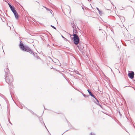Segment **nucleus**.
Listing matches in <instances>:
<instances>
[{
    "label": "nucleus",
    "mask_w": 135,
    "mask_h": 135,
    "mask_svg": "<svg viewBox=\"0 0 135 135\" xmlns=\"http://www.w3.org/2000/svg\"><path fill=\"white\" fill-rule=\"evenodd\" d=\"M70 36L71 37L72 36V35H71L70 34Z\"/></svg>",
    "instance_id": "393cba45"
},
{
    "label": "nucleus",
    "mask_w": 135,
    "mask_h": 135,
    "mask_svg": "<svg viewBox=\"0 0 135 135\" xmlns=\"http://www.w3.org/2000/svg\"><path fill=\"white\" fill-rule=\"evenodd\" d=\"M5 72V79L6 81L10 86H12L13 81V78L12 76L9 72V70L6 68L4 70Z\"/></svg>",
    "instance_id": "f257e3e1"
},
{
    "label": "nucleus",
    "mask_w": 135,
    "mask_h": 135,
    "mask_svg": "<svg viewBox=\"0 0 135 135\" xmlns=\"http://www.w3.org/2000/svg\"><path fill=\"white\" fill-rule=\"evenodd\" d=\"M73 31H74V29H73Z\"/></svg>",
    "instance_id": "cd10ccee"
},
{
    "label": "nucleus",
    "mask_w": 135,
    "mask_h": 135,
    "mask_svg": "<svg viewBox=\"0 0 135 135\" xmlns=\"http://www.w3.org/2000/svg\"><path fill=\"white\" fill-rule=\"evenodd\" d=\"M123 18V19H124V18Z\"/></svg>",
    "instance_id": "a878e982"
},
{
    "label": "nucleus",
    "mask_w": 135,
    "mask_h": 135,
    "mask_svg": "<svg viewBox=\"0 0 135 135\" xmlns=\"http://www.w3.org/2000/svg\"><path fill=\"white\" fill-rule=\"evenodd\" d=\"M37 59H38L39 58V57L38 56H37Z\"/></svg>",
    "instance_id": "5701e85b"
},
{
    "label": "nucleus",
    "mask_w": 135,
    "mask_h": 135,
    "mask_svg": "<svg viewBox=\"0 0 135 135\" xmlns=\"http://www.w3.org/2000/svg\"><path fill=\"white\" fill-rule=\"evenodd\" d=\"M73 37L71 38L72 39H73V41L74 44L75 45H77L79 43V38L78 36L75 33H73Z\"/></svg>",
    "instance_id": "7ed1b4c3"
},
{
    "label": "nucleus",
    "mask_w": 135,
    "mask_h": 135,
    "mask_svg": "<svg viewBox=\"0 0 135 135\" xmlns=\"http://www.w3.org/2000/svg\"><path fill=\"white\" fill-rule=\"evenodd\" d=\"M44 124L45 125L44 123Z\"/></svg>",
    "instance_id": "c85d7f7f"
},
{
    "label": "nucleus",
    "mask_w": 135,
    "mask_h": 135,
    "mask_svg": "<svg viewBox=\"0 0 135 135\" xmlns=\"http://www.w3.org/2000/svg\"><path fill=\"white\" fill-rule=\"evenodd\" d=\"M9 123H10L11 125H12V123H11V122H10V121H9Z\"/></svg>",
    "instance_id": "412c9836"
},
{
    "label": "nucleus",
    "mask_w": 135,
    "mask_h": 135,
    "mask_svg": "<svg viewBox=\"0 0 135 135\" xmlns=\"http://www.w3.org/2000/svg\"><path fill=\"white\" fill-rule=\"evenodd\" d=\"M10 8V9H11V10L13 8H14V7L13 6H9V7Z\"/></svg>",
    "instance_id": "f8f14e48"
},
{
    "label": "nucleus",
    "mask_w": 135,
    "mask_h": 135,
    "mask_svg": "<svg viewBox=\"0 0 135 135\" xmlns=\"http://www.w3.org/2000/svg\"><path fill=\"white\" fill-rule=\"evenodd\" d=\"M75 73H76V74H79V72L78 71L76 70V71H75Z\"/></svg>",
    "instance_id": "ddd939ff"
},
{
    "label": "nucleus",
    "mask_w": 135,
    "mask_h": 135,
    "mask_svg": "<svg viewBox=\"0 0 135 135\" xmlns=\"http://www.w3.org/2000/svg\"><path fill=\"white\" fill-rule=\"evenodd\" d=\"M82 94L83 95L84 97H88V96H87V95H86L85 94H83V93H82Z\"/></svg>",
    "instance_id": "dca6fc26"
},
{
    "label": "nucleus",
    "mask_w": 135,
    "mask_h": 135,
    "mask_svg": "<svg viewBox=\"0 0 135 135\" xmlns=\"http://www.w3.org/2000/svg\"><path fill=\"white\" fill-rule=\"evenodd\" d=\"M61 36L62 38H65L62 36V35Z\"/></svg>",
    "instance_id": "b1692460"
},
{
    "label": "nucleus",
    "mask_w": 135,
    "mask_h": 135,
    "mask_svg": "<svg viewBox=\"0 0 135 135\" xmlns=\"http://www.w3.org/2000/svg\"><path fill=\"white\" fill-rule=\"evenodd\" d=\"M91 97L94 98L96 100H97V98L95 97V96L94 95L92 94L90 95Z\"/></svg>",
    "instance_id": "1a4fd4ad"
},
{
    "label": "nucleus",
    "mask_w": 135,
    "mask_h": 135,
    "mask_svg": "<svg viewBox=\"0 0 135 135\" xmlns=\"http://www.w3.org/2000/svg\"><path fill=\"white\" fill-rule=\"evenodd\" d=\"M13 13L15 15L16 18L17 19H18V16L17 12L16 11V12H14Z\"/></svg>",
    "instance_id": "39448f33"
},
{
    "label": "nucleus",
    "mask_w": 135,
    "mask_h": 135,
    "mask_svg": "<svg viewBox=\"0 0 135 135\" xmlns=\"http://www.w3.org/2000/svg\"><path fill=\"white\" fill-rule=\"evenodd\" d=\"M128 76L131 79H132L134 78V73L133 71H132L131 73H129L128 74Z\"/></svg>",
    "instance_id": "20e7f679"
},
{
    "label": "nucleus",
    "mask_w": 135,
    "mask_h": 135,
    "mask_svg": "<svg viewBox=\"0 0 135 135\" xmlns=\"http://www.w3.org/2000/svg\"><path fill=\"white\" fill-rule=\"evenodd\" d=\"M99 13L100 15H102V12L100 10L99 12Z\"/></svg>",
    "instance_id": "2eb2a0df"
},
{
    "label": "nucleus",
    "mask_w": 135,
    "mask_h": 135,
    "mask_svg": "<svg viewBox=\"0 0 135 135\" xmlns=\"http://www.w3.org/2000/svg\"><path fill=\"white\" fill-rule=\"evenodd\" d=\"M10 8V9H11V10L13 8H14V7L13 6H9V7Z\"/></svg>",
    "instance_id": "9b49d317"
},
{
    "label": "nucleus",
    "mask_w": 135,
    "mask_h": 135,
    "mask_svg": "<svg viewBox=\"0 0 135 135\" xmlns=\"http://www.w3.org/2000/svg\"><path fill=\"white\" fill-rule=\"evenodd\" d=\"M87 91H88L89 94L90 95L92 94V93L89 89H88Z\"/></svg>",
    "instance_id": "6e6552de"
},
{
    "label": "nucleus",
    "mask_w": 135,
    "mask_h": 135,
    "mask_svg": "<svg viewBox=\"0 0 135 135\" xmlns=\"http://www.w3.org/2000/svg\"><path fill=\"white\" fill-rule=\"evenodd\" d=\"M20 47L22 50L28 52L30 53L33 54V55H35L34 53L31 50L30 48L27 46H25L23 45L21 41H20Z\"/></svg>",
    "instance_id": "f03ea898"
},
{
    "label": "nucleus",
    "mask_w": 135,
    "mask_h": 135,
    "mask_svg": "<svg viewBox=\"0 0 135 135\" xmlns=\"http://www.w3.org/2000/svg\"><path fill=\"white\" fill-rule=\"evenodd\" d=\"M90 135H95V134L94 133H90Z\"/></svg>",
    "instance_id": "f3484780"
},
{
    "label": "nucleus",
    "mask_w": 135,
    "mask_h": 135,
    "mask_svg": "<svg viewBox=\"0 0 135 135\" xmlns=\"http://www.w3.org/2000/svg\"><path fill=\"white\" fill-rule=\"evenodd\" d=\"M50 13L52 14V11H49Z\"/></svg>",
    "instance_id": "4be33fe9"
},
{
    "label": "nucleus",
    "mask_w": 135,
    "mask_h": 135,
    "mask_svg": "<svg viewBox=\"0 0 135 135\" xmlns=\"http://www.w3.org/2000/svg\"><path fill=\"white\" fill-rule=\"evenodd\" d=\"M97 10H98V12L100 10L97 7Z\"/></svg>",
    "instance_id": "6ab92c4d"
},
{
    "label": "nucleus",
    "mask_w": 135,
    "mask_h": 135,
    "mask_svg": "<svg viewBox=\"0 0 135 135\" xmlns=\"http://www.w3.org/2000/svg\"><path fill=\"white\" fill-rule=\"evenodd\" d=\"M11 10L12 11V12L13 13L14 12H16V10L14 8H13V9H12Z\"/></svg>",
    "instance_id": "9d476101"
},
{
    "label": "nucleus",
    "mask_w": 135,
    "mask_h": 135,
    "mask_svg": "<svg viewBox=\"0 0 135 135\" xmlns=\"http://www.w3.org/2000/svg\"><path fill=\"white\" fill-rule=\"evenodd\" d=\"M82 8H83V7H82Z\"/></svg>",
    "instance_id": "bb28decb"
},
{
    "label": "nucleus",
    "mask_w": 135,
    "mask_h": 135,
    "mask_svg": "<svg viewBox=\"0 0 135 135\" xmlns=\"http://www.w3.org/2000/svg\"><path fill=\"white\" fill-rule=\"evenodd\" d=\"M43 7H44L47 10H48V11H52V10H51L50 9H49L48 8H47L46 7H45V6H43Z\"/></svg>",
    "instance_id": "0eeeda50"
},
{
    "label": "nucleus",
    "mask_w": 135,
    "mask_h": 135,
    "mask_svg": "<svg viewBox=\"0 0 135 135\" xmlns=\"http://www.w3.org/2000/svg\"><path fill=\"white\" fill-rule=\"evenodd\" d=\"M51 27H52V28H54V29L56 30V28L54 27V26H52V25H51V26H50Z\"/></svg>",
    "instance_id": "4468645a"
},
{
    "label": "nucleus",
    "mask_w": 135,
    "mask_h": 135,
    "mask_svg": "<svg viewBox=\"0 0 135 135\" xmlns=\"http://www.w3.org/2000/svg\"><path fill=\"white\" fill-rule=\"evenodd\" d=\"M97 101V102H95V103L97 104L98 105H99L101 107H102L101 105L99 103V101H98V100L97 99V100H96Z\"/></svg>",
    "instance_id": "423d86ee"
},
{
    "label": "nucleus",
    "mask_w": 135,
    "mask_h": 135,
    "mask_svg": "<svg viewBox=\"0 0 135 135\" xmlns=\"http://www.w3.org/2000/svg\"><path fill=\"white\" fill-rule=\"evenodd\" d=\"M39 119L40 120H42L43 121V119L41 118H39Z\"/></svg>",
    "instance_id": "a211bd4d"
},
{
    "label": "nucleus",
    "mask_w": 135,
    "mask_h": 135,
    "mask_svg": "<svg viewBox=\"0 0 135 135\" xmlns=\"http://www.w3.org/2000/svg\"><path fill=\"white\" fill-rule=\"evenodd\" d=\"M8 5H9V6H11V5L9 3H8Z\"/></svg>",
    "instance_id": "aec40b11"
}]
</instances>
